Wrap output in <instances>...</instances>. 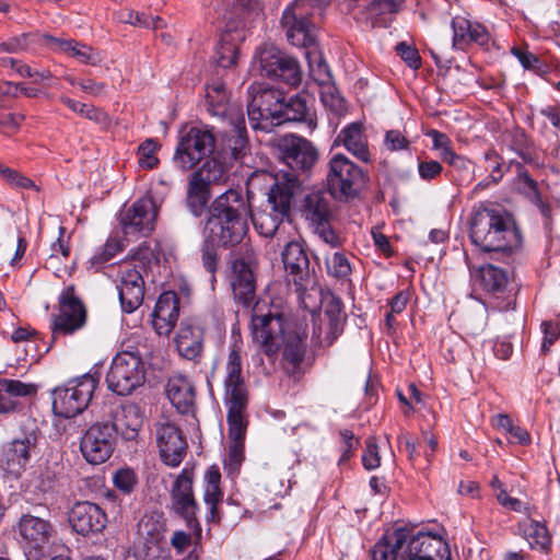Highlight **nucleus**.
Returning a JSON list of instances; mask_svg holds the SVG:
<instances>
[{"instance_id": "nucleus-1", "label": "nucleus", "mask_w": 560, "mask_h": 560, "mask_svg": "<svg viewBox=\"0 0 560 560\" xmlns=\"http://www.w3.org/2000/svg\"><path fill=\"white\" fill-rule=\"evenodd\" d=\"M469 237L492 259L509 262L522 244V235L512 213L491 202L472 206L469 215Z\"/></svg>"}, {"instance_id": "nucleus-2", "label": "nucleus", "mask_w": 560, "mask_h": 560, "mask_svg": "<svg viewBox=\"0 0 560 560\" xmlns=\"http://www.w3.org/2000/svg\"><path fill=\"white\" fill-rule=\"evenodd\" d=\"M250 203L242 189L230 188L209 205L205 220V235L219 242L223 248L238 245L248 232Z\"/></svg>"}, {"instance_id": "nucleus-3", "label": "nucleus", "mask_w": 560, "mask_h": 560, "mask_svg": "<svg viewBox=\"0 0 560 560\" xmlns=\"http://www.w3.org/2000/svg\"><path fill=\"white\" fill-rule=\"evenodd\" d=\"M412 527H392L388 529L374 550L375 560H396L401 553L409 560H436L448 552L446 542L440 535L419 532L411 535Z\"/></svg>"}, {"instance_id": "nucleus-4", "label": "nucleus", "mask_w": 560, "mask_h": 560, "mask_svg": "<svg viewBox=\"0 0 560 560\" xmlns=\"http://www.w3.org/2000/svg\"><path fill=\"white\" fill-rule=\"evenodd\" d=\"M369 173L342 153L328 162L326 184L329 195L338 201L358 198L369 183Z\"/></svg>"}, {"instance_id": "nucleus-5", "label": "nucleus", "mask_w": 560, "mask_h": 560, "mask_svg": "<svg viewBox=\"0 0 560 560\" xmlns=\"http://www.w3.org/2000/svg\"><path fill=\"white\" fill-rule=\"evenodd\" d=\"M295 184V178L287 182L277 179L269 188L266 207L255 213L250 210L249 219L260 235L272 237L290 217Z\"/></svg>"}, {"instance_id": "nucleus-6", "label": "nucleus", "mask_w": 560, "mask_h": 560, "mask_svg": "<svg viewBox=\"0 0 560 560\" xmlns=\"http://www.w3.org/2000/svg\"><path fill=\"white\" fill-rule=\"evenodd\" d=\"M145 373L142 353L138 348L128 347L113 358L105 382L112 393L128 396L144 384Z\"/></svg>"}, {"instance_id": "nucleus-7", "label": "nucleus", "mask_w": 560, "mask_h": 560, "mask_svg": "<svg viewBox=\"0 0 560 560\" xmlns=\"http://www.w3.org/2000/svg\"><path fill=\"white\" fill-rule=\"evenodd\" d=\"M98 382L97 373H86L56 387L51 393L54 413L69 419L83 412L92 400Z\"/></svg>"}, {"instance_id": "nucleus-8", "label": "nucleus", "mask_w": 560, "mask_h": 560, "mask_svg": "<svg viewBox=\"0 0 560 560\" xmlns=\"http://www.w3.org/2000/svg\"><path fill=\"white\" fill-rule=\"evenodd\" d=\"M223 388L226 415L235 420L240 413H246L249 392L243 374L242 347L238 342L230 347L224 365Z\"/></svg>"}, {"instance_id": "nucleus-9", "label": "nucleus", "mask_w": 560, "mask_h": 560, "mask_svg": "<svg viewBox=\"0 0 560 560\" xmlns=\"http://www.w3.org/2000/svg\"><path fill=\"white\" fill-rule=\"evenodd\" d=\"M249 102L247 115L250 126L255 130L270 131L279 125V113L283 92L268 86L265 83L254 82L247 89Z\"/></svg>"}, {"instance_id": "nucleus-10", "label": "nucleus", "mask_w": 560, "mask_h": 560, "mask_svg": "<svg viewBox=\"0 0 560 560\" xmlns=\"http://www.w3.org/2000/svg\"><path fill=\"white\" fill-rule=\"evenodd\" d=\"M277 150L280 161L288 166L291 173L284 174V180L295 178L294 191L300 186L299 175H308L318 161L319 152L310 140L296 136L285 135L278 140Z\"/></svg>"}, {"instance_id": "nucleus-11", "label": "nucleus", "mask_w": 560, "mask_h": 560, "mask_svg": "<svg viewBox=\"0 0 560 560\" xmlns=\"http://www.w3.org/2000/svg\"><path fill=\"white\" fill-rule=\"evenodd\" d=\"M310 0H294L281 16V25L288 42L304 51L317 45L316 26L312 20Z\"/></svg>"}, {"instance_id": "nucleus-12", "label": "nucleus", "mask_w": 560, "mask_h": 560, "mask_svg": "<svg viewBox=\"0 0 560 560\" xmlns=\"http://www.w3.org/2000/svg\"><path fill=\"white\" fill-rule=\"evenodd\" d=\"M42 432L35 423L22 425L19 433L4 443L0 453V465L10 474L20 476L31 458L38 454Z\"/></svg>"}, {"instance_id": "nucleus-13", "label": "nucleus", "mask_w": 560, "mask_h": 560, "mask_svg": "<svg viewBox=\"0 0 560 560\" xmlns=\"http://www.w3.org/2000/svg\"><path fill=\"white\" fill-rule=\"evenodd\" d=\"M284 325L285 317L282 313L270 308L264 313L258 305L252 308L250 334L267 357H273L279 352L281 339L288 332Z\"/></svg>"}, {"instance_id": "nucleus-14", "label": "nucleus", "mask_w": 560, "mask_h": 560, "mask_svg": "<svg viewBox=\"0 0 560 560\" xmlns=\"http://www.w3.org/2000/svg\"><path fill=\"white\" fill-rule=\"evenodd\" d=\"M261 77L298 86L302 81L299 61L272 45L262 46L256 54Z\"/></svg>"}, {"instance_id": "nucleus-15", "label": "nucleus", "mask_w": 560, "mask_h": 560, "mask_svg": "<svg viewBox=\"0 0 560 560\" xmlns=\"http://www.w3.org/2000/svg\"><path fill=\"white\" fill-rule=\"evenodd\" d=\"M88 313L82 300L75 293V287H66L59 295V312L52 315L50 323L51 342L59 336L73 335L86 324Z\"/></svg>"}, {"instance_id": "nucleus-16", "label": "nucleus", "mask_w": 560, "mask_h": 560, "mask_svg": "<svg viewBox=\"0 0 560 560\" xmlns=\"http://www.w3.org/2000/svg\"><path fill=\"white\" fill-rule=\"evenodd\" d=\"M158 206L147 194L119 212V224L126 242L149 236L155 228Z\"/></svg>"}, {"instance_id": "nucleus-17", "label": "nucleus", "mask_w": 560, "mask_h": 560, "mask_svg": "<svg viewBox=\"0 0 560 560\" xmlns=\"http://www.w3.org/2000/svg\"><path fill=\"white\" fill-rule=\"evenodd\" d=\"M214 147L215 138L210 130L191 127L182 135L173 156V164L182 172L191 170L202 159L213 153Z\"/></svg>"}, {"instance_id": "nucleus-18", "label": "nucleus", "mask_w": 560, "mask_h": 560, "mask_svg": "<svg viewBox=\"0 0 560 560\" xmlns=\"http://www.w3.org/2000/svg\"><path fill=\"white\" fill-rule=\"evenodd\" d=\"M116 443L113 428L103 420L96 421L82 435L80 451L89 464L101 465L112 457Z\"/></svg>"}, {"instance_id": "nucleus-19", "label": "nucleus", "mask_w": 560, "mask_h": 560, "mask_svg": "<svg viewBox=\"0 0 560 560\" xmlns=\"http://www.w3.org/2000/svg\"><path fill=\"white\" fill-rule=\"evenodd\" d=\"M511 271L493 264H486L479 267L477 280L481 289L498 300L500 310H514V293L511 288Z\"/></svg>"}, {"instance_id": "nucleus-20", "label": "nucleus", "mask_w": 560, "mask_h": 560, "mask_svg": "<svg viewBox=\"0 0 560 560\" xmlns=\"http://www.w3.org/2000/svg\"><path fill=\"white\" fill-rule=\"evenodd\" d=\"M284 269L299 293H304L311 282V261L308 249L303 242L291 241L281 252Z\"/></svg>"}, {"instance_id": "nucleus-21", "label": "nucleus", "mask_w": 560, "mask_h": 560, "mask_svg": "<svg viewBox=\"0 0 560 560\" xmlns=\"http://www.w3.org/2000/svg\"><path fill=\"white\" fill-rule=\"evenodd\" d=\"M230 284L234 300L245 308L258 305L256 294V276L250 265L243 257L231 262Z\"/></svg>"}, {"instance_id": "nucleus-22", "label": "nucleus", "mask_w": 560, "mask_h": 560, "mask_svg": "<svg viewBox=\"0 0 560 560\" xmlns=\"http://www.w3.org/2000/svg\"><path fill=\"white\" fill-rule=\"evenodd\" d=\"M156 442L163 463L172 467L179 466L187 450L182 430L174 423H161L156 427Z\"/></svg>"}, {"instance_id": "nucleus-23", "label": "nucleus", "mask_w": 560, "mask_h": 560, "mask_svg": "<svg viewBox=\"0 0 560 560\" xmlns=\"http://www.w3.org/2000/svg\"><path fill=\"white\" fill-rule=\"evenodd\" d=\"M114 430V435L126 442H133L138 439L139 431L143 424V417L136 404H126L116 407L109 413V419L103 420Z\"/></svg>"}, {"instance_id": "nucleus-24", "label": "nucleus", "mask_w": 560, "mask_h": 560, "mask_svg": "<svg viewBox=\"0 0 560 560\" xmlns=\"http://www.w3.org/2000/svg\"><path fill=\"white\" fill-rule=\"evenodd\" d=\"M308 335L304 330H290L281 339L282 366L291 377L303 374L302 364L307 353Z\"/></svg>"}, {"instance_id": "nucleus-25", "label": "nucleus", "mask_w": 560, "mask_h": 560, "mask_svg": "<svg viewBox=\"0 0 560 560\" xmlns=\"http://www.w3.org/2000/svg\"><path fill=\"white\" fill-rule=\"evenodd\" d=\"M228 124L231 129L225 131L221 147L217 151L234 164L246 155L249 144L244 113L232 114V120Z\"/></svg>"}, {"instance_id": "nucleus-26", "label": "nucleus", "mask_w": 560, "mask_h": 560, "mask_svg": "<svg viewBox=\"0 0 560 560\" xmlns=\"http://www.w3.org/2000/svg\"><path fill=\"white\" fill-rule=\"evenodd\" d=\"M172 501L175 511L187 522V525H200L196 517L197 503L192 493V477L186 469L174 482Z\"/></svg>"}, {"instance_id": "nucleus-27", "label": "nucleus", "mask_w": 560, "mask_h": 560, "mask_svg": "<svg viewBox=\"0 0 560 560\" xmlns=\"http://www.w3.org/2000/svg\"><path fill=\"white\" fill-rule=\"evenodd\" d=\"M205 107L210 116L226 122L232 120V114L244 113L241 106L231 103L230 93L222 81L206 85Z\"/></svg>"}, {"instance_id": "nucleus-28", "label": "nucleus", "mask_w": 560, "mask_h": 560, "mask_svg": "<svg viewBox=\"0 0 560 560\" xmlns=\"http://www.w3.org/2000/svg\"><path fill=\"white\" fill-rule=\"evenodd\" d=\"M230 444L224 459V468L229 474L237 472L244 460V440L247 430L246 413H240L235 420L226 415Z\"/></svg>"}, {"instance_id": "nucleus-29", "label": "nucleus", "mask_w": 560, "mask_h": 560, "mask_svg": "<svg viewBox=\"0 0 560 560\" xmlns=\"http://www.w3.org/2000/svg\"><path fill=\"white\" fill-rule=\"evenodd\" d=\"M301 215L312 229L332 221L334 211L329 192L315 190L306 194L301 205Z\"/></svg>"}, {"instance_id": "nucleus-30", "label": "nucleus", "mask_w": 560, "mask_h": 560, "mask_svg": "<svg viewBox=\"0 0 560 560\" xmlns=\"http://www.w3.org/2000/svg\"><path fill=\"white\" fill-rule=\"evenodd\" d=\"M179 316V298L173 291L163 292L152 313V325L159 336H168Z\"/></svg>"}, {"instance_id": "nucleus-31", "label": "nucleus", "mask_w": 560, "mask_h": 560, "mask_svg": "<svg viewBox=\"0 0 560 560\" xmlns=\"http://www.w3.org/2000/svg\"><path fill=\"white\" fill-rule=\"evenodd\" d=\"M453 46L457 49H465L475 43L479 46H487L490 35L485 25L472 22L464 16H455L452 20Z\"/></svg>"}, {"instance_id": "nucleus-32", "label": "nucleus", "mask_w": 560, "mask_h": 560, "mask_svg": "<svg viewBox=\"0 0 560 560\" xmlns=\"http://www.w3.org/2000/svg\"><path fill=\"white\" fill-rule=\"evenodd\" d=\"M166 395L179 413L195 412V386L186 375L176 374L170 377L166 384Z\"/></svg>"}, {"instance_id": "nucleus-33", "label": "nucleus", "mask_w": 560, "mask_h": 560, "mask_svg": "<svg viewBox=\"0 0 560 560\" xmlns=\"http://www.w3.org/2000/svg\"><path fill=\"white\" fill-rule=\"evenodd\" d=\"M243 38L242 31L226 27L214 46L212 56L214 63L222 69L236 67Z\"/></svg>"}, {"instance_id": "nucleus-34", "label": "nucleus", "mask_w": 560, "mask_h": 560, "mask_svg": "<svg viewBox=\"0 0 560 560\" xmlns=\"http://www.w3.org/2000/svg\"><path fill=\"white\" fill-rule=\"evenodd\" d=\"M335 144H342L346 150L362 163H371L372 155L361 122L345 126L335 139Z\"/></svg>"}, {"instance_id": "nucleus-35", "label": "nucleus", "mask_w": 560, "mask_h": 560, "mask_svg": "<svg viewBox=\"0 0 560 560\" xmlns=\"http://www.w3.org/2000/svg\"><path fill=\"white\" fill-rule=\"evenodd\" d=\"M205 331L201 327L182 323L175 337L176 349L183 358L199 361L203 353Z\"/></svg>"}, {"instance_id": "nucleus-36", "label": "nucleus", "mask_w": 560, "mask_h": 560, "mask_svg": "<svg viewBox=\"0 0 560 560\" xmlns=\"http://www.w3.org/2000/svg\"><path fill=\"white\" fill-rule=\"evenodd\" d=\"M20 535L28 560H43L49 555L51 530L48 527H20Z\"/></svg>"}, {"instance_id": "nucleus-37", "label": "nucleus", "mask_w": 560, "mask_h": 560, "mask_svg": "<svg viewBox=\"0 0 560 560\" xmlns=\"http://www.w3.org/2000/svg\"><path fill=\"white\" fill-rule=\"evenodd\" d=\"M279 113V125L285 121L303 122L311 131L317 126L316 115L306 104L305 96L295 94L288 100L283 96Z\"/></svg>"}, {"instance_id": "nucleus-38", "label": "nucleus", "mask_w": 560, "mask_h": 560, "mask_svg": "<svg viewBox=\"0 0 560 560\" xmlns=\"http://www.w3.org/2000/svg\"><path fill=\"white\" fill-rule=\"evenodd\" d=\"M233 164L219 151H214L202 165L191 174L209 185H220L228 182Z\"/></svg>"}, {"instance_id": "nucleus-39", "label": "nucleus", "mask_w": 560, "mask_h": 560, "mask_svg": "<svg viewBox=\"0 0 560 560\" xmlns=\"http://www.w3.org/2000/svg\"><path fill=\"white\" fill-rule=\"evenodd\" d=\"M209 184L190 174L186 190V206L189 211L197 218L207 213L211 190Z\"/></svg>"}, {"instance_id": "nucleus-40", "label": "nucleus", "mask_w": 560, "mask_h": 560, "mask_svg": "<svg viewBox=\"0 0 560 560\" xmlns=\"http://www.w3.org/2000/svg\"><path fill=\"white\" fill-rule=\"evenodd\" d=\"M48 47L54 50L65 52L84 65L95 66L100 62L98 56L94 52V49L91 46L79 43L74 39H61L54 37V40H49Z\"/></svg>"}, {"instance_id": "nucleus-41", "label": "nucleus", "mask_w": 560, "mask_h": 560, "mask_svg": "<svg viewBox=\"0 0 560 560\" xmlns=\"http://www.w3.org/2000/svg\"><path fill=\"white\" fill-rule=\"evenodd\" d=\"M69 525H105V512L95 503L77 502L68 513Z\"/></svg>"}, {"instance_id": "nucleus-42", "label": "nucleus", "mask_w": 560, "mask_h": 560, "mask_svg": "<svg viewBox=\"0 0 560 560\" xmlns=\"http://www.w3.org/2000/svg\"><path fill=\"white\" fill-rule=\"evenodd\" d=\"M49 40H54L52 35L39 32L22 33L0 43V52L19 54L28 50L33 46L48 47Z\"/></svg>"}, {"instance_id": "nucleus-43", "label": "nucleus", "mask_w": 560, "mask_h": 560, "mask_svg": "<svg viewBox=\"0 0 560 560\" xmlns=\"http://www.w3.org/2000/svg\"><path fill=\"white\" fill-rule=\"evenodd\" d=\"M447 158L444 162L451 166V177L458 186L469 185L475 177L474 163L469 159L459 155L455 152L447 153Z\"/></svg>"}, {"instance_id": "nucleus-44", "label": "nucleus", "mask_w": 560, "mask_h": 560, "mask_svg": "<svg viewBox=\"0 0 560 560\" xmlns=\"http://www.w3.org/2000/svg\"><path fill=\"white\" fill-rule=\"evenodd\" d=\"M311 78L319 85L331 82L332 75L318 44L304 51Z\"/></svg>"}, {"instance_id": "nucleus-45", "label": "nucleus", "mask_w": 560, "mask_h": 560, "mask_svg": "<svg viewBox=\"0 0 560 560\" xmlns=\"http://www.w3.org/2000/svg\"><path fill=\"white\" fill-rule=\"evenodd\" d=\"M511 164H514L516 167L517 191L532 205L535 201H539L542 196L538 182L530 176L523 163L511 161Z\"/></svg>"}, {"instance_id": "nucleus-46", "label": "nucleus", "mask_w": 560, "mask_h": 560, "mask_svg": "<svg viewBox=\"0 0 560 560\" xmlns=\"http://www.w3.org/2000/svg\"><path fill=\"white\" fill-rule=\"evenodd\" d=\"M125 241L110 236L103 247L100 248L89 260V269L101 270L105 264L110 261L118 253L126 247Z\"/></svg>"}, {"instance_id": "nucleus-47", "label": "nucleus", "mask_w": 560, "mask_h": 560, "mask_svg": "<svg viewBox=\"0 0 560 560\" xmlns=\"http://www.w3.org/2000/svg\"><path fill=\"white\" fill-rule=\"evenodd\" d=\"M59 102L67 106L73 113L96 124H106L108 115L92 104L81 103L66 95L59 96Z\"/></svg>"}, {"instance_id": "nucleus-48", "label": "nucleus", "mask_w": 560, "mask_h": 560, "mask_svg": "<svg viewBox=\"0 0 560 560\" xmlns=\"http://www.w3.org/2000/svg\"><path fill=\"white\" fill-rule=\"evenodd\" d=\"M0 390L16 402H23L22 399L33 397L37 394V385L24 383L20 380L0 378Z\"/></svg>"}, {"instance_id": "nucleus-49", "label": "nucleus", "mask_w": 560, "mask_h": 560, "mask_svg": "<svg viewBox=\"0 0 560 560\" xmlns=\"http://www.w3.org/2000/svg\"><path fill=\"white\" fill-rule=\"evenodd\" d=\"M325 315L329 319V334L337 338L342 332L346 319L345 306L340 298L331 295L325 305Z\"/></svg>"}, {"instance_id": "nucleus-50", "label": "nucleus", "mask_w": 560, "mask_h": 560, "mask_svg": "<svg viewBox=\"0 0 560 560\" xmlns=\"http://www.w3.org/2000/svg\"><path fill=\"white\" fill-rule=\"evenodd\" d=\"M320 101L323 105L337 116L347 113L346 100L331 82L320 85Z\"/></svg>"}, {"instance_id": "nucleus-51", "label": "nucleus", "mask_w": 560, "mask_h": 560, "mask_svg": "<svg viewBox=\"0 0 560 560\" xmlns=\"http://www.w3.org/2000/svg\"><path fill=\"white\" fill-rule=\"evenodd\" d=\"M521 535L532 549L548 552L551 546V535L548 527H520Z\"/></svg>"}, {"instance_id": "nucleus-52", "label": "nucleus", "mask_w": 560, "mask_h": 560, "mask_svg": "<svg viewBox=\"0 0 560 560\" xmlns=\"http://www.w3.org/2000/svg\"><path fill=\"white\" fill-rule=\"evenodd\" d=\"M218 247H222L219 245V242L212 240L208 235H205V240L200 249L201 261L203 268L211 275V280L213 282L215 281V272L219 266Z\"/></svg>"}, {"instance_id": "nucleus-53", "label": "nucleus", "mask_w": 560, "mask_h": 560, "mask_svg": "<svg viewBox=\"0 0 560 560\" xmlns=\"http://www.w3.org/2000/svg\"><path fill=\"white\" fill-rule=\"evenodd\" d=\"M511 52L517 58L525 70L533 71L538 75L548 73V65L544 62L537 55L516 46L511 49Z\"/></svg>"}, {"instance_id": "nucleus-54", "label": "nucleus", "mask_w": 560, "mask_h": 560, "mask_svg": "<svg viewBox=\"0 0 560 560\" xmlns=\"http://www.w3.org/2000/svg\"><path fill=\"white\" fill-rule=\"evenodd\" d=\"M325 264L327 273L336 279H347L352 272L348 257L341 252H336L330 257H326Z\"/></svg>"}, {"instance_id": "nucleus-55", "label": "nucleus", "mask_w": 560, "mask_h": 560, "mask_svg": "<svg viewBox=\"0 0 560 560\" xmlns=\"http://www.w3.org/2000/svg\"><path fill=\"white\" fill-rule=\"evenodd\" d=\"M483 159L487 163L486 170L490 172V183L499 184L504 174L510 170V166L504 167L503 158L494 149H488L485 152Z\"/></svg>"}, {"instance_id": "nucleus-56", "label": "nucleus", "mask_w": 560, "mask_h": 560, "mask_svg": "<svg viewBox=\"0 0 560 560\" xmlns=\"http://www.w3.org/2000/svg\"><path fill=\"white\" fill-rule=\"evenodd\" d=\"M160 145L155 139H147L138 147V163L142 168L153 170L159 164L156 151Z\"/></svg>"}, {"instance_id": "nucleus-57", "label": "nucleus", "mask_w": 560, "mask_h": 560, "mask_svg": "<svg viewBox=\"0 0 560 560\" xmlns=\"http://www.w3.org/2000/svg\"><path fill=\"white\" fill-rule=\"evenodd\" d=\"M118 291L121 310L125 313H133L141 306L144 298V290H137L133 288H128L127 285H119Z\"/></svg>"}, {"instance_id": "nucleus-58", "label": "nucleus", "mask_w": 560, "mask_h": 560, "mask_svg": "<svg viewBox=\"0 0 560 560\" xmlns=\"http://www.w3.org/2000/svg\"><path fill=\"white\" fill-rule=\"evenodd\" d=\"M223 493L220 487L206 486L203 500L208 509L206 521L208 523L220 522L218 506L222 501Z\"/></svg>"}, {"instance_id": "nucleus-59", "label": "nucleus", "mask_w": 560, "mask_h": 560, "mask_svg": "<svg viewBox=\"0 0 560 560\" xmlns=\"http://www.w3.org/2000/svg\"><path fill=\"white\" fill-rule=\"evenodd\" d=\"M113 483L124 494H130L138 483V477L133 469L121 468L114 474Z\"/></svg>"}, {"instance_id": "nucleus-60", "label": "nucleus", "mask_w": 560, "mask_h": 560, "mask_svg": "<svg viewBox=\"0 0 560 560\" xmlns=\"http://www.w3.org/2000/svg\"><path fill=\"white\" fill-rule=\"evenodd\" d=\"M381 465V455L375 436H369L365 441V448L362 454V466L365 470L371 471Z\"/></svg>"}, {"instance_id": "nucleus-61", "label": "nucleus", "mask_w": 560, "mask_h": 560, "mask_svg": "<svg viewBox=\"0 0 560 560\" xmlns=\"http://www.w3.org/2000/svg\"><path fill=\"white\" fill-rule=\"evenodd\" d=\"M1 178L14 189L38 190V187L31 178L24 176L22 173L11 167L1 170Z\"/></svg>"}, {"instance_id": "nucleus-62", "label": "nucleus", "mask_w": 560, "mask_h": 560, "mask_svg": "<svg viewBox=\"0 0 560 560\" xmlns=\"http://www.w3.org/2000/svg\"><path fill=\"white\" fill-rule=\"evenodd\" d=\"M201 537V527H197L194 534L185 530H175L171 538V545L177 553H184L192 542H198Z\"/></svg>"}, {"instance_id": "nucleus-63", "label": "nucleus", "mask_w": 560, "mask_h": 560, "mask_svg": "<svg viewBox=\"0 0 560 560\" xmlns=\"http://www.w3.org/2000/svg\"><path fill=\"white\" fill-rule=\"evenodd\" d=\"M396 52L411 69L417 70L421 67V57L415 46L400 42L396 45Z\"/></svg>"}, {"instance_id": "nucleus-64", "label": "nucleus", "mask_w": 560, "mask_h": 560, "mask_svg": "<svg viewBox=\"0 0 560 560\" xmlns=\"http://www.w3.org/2000/svg\"><path fill=\"white\" fill-rule=\"evenodd\" d=\"M544 339L541 343V352L546 354L550 347L560 338V325L557 322H542L541 324Z\"/></svg>"}]
</instances>
